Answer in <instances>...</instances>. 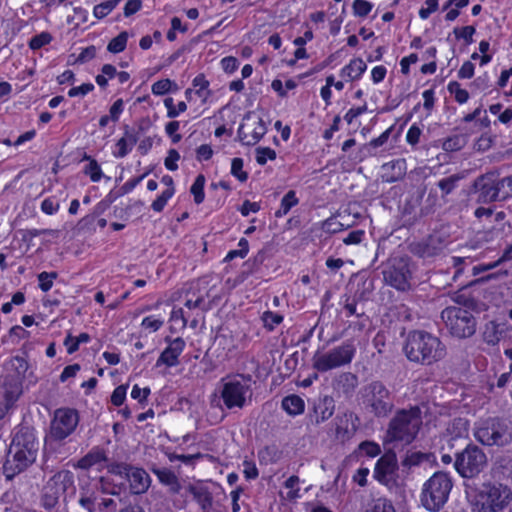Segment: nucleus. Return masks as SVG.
<instances>
[{
    "mask_svg": "<svg viewBox=\"0 0 512 512\" xmlns=\"http://www.w3.org/2000/svg\"><path fill=\"white\" fill-rule=\"evenodd\" d=\"M403 351L409 361L422 365H431L446 355L445 345L438 337L420 330L408 334Z\"/></svg>",
    "mask_w": 512,
    "mask_h": 512,
    "instance_id": "1",
    "label": "nucleus"
},
{
    "mask_svg": "<svg viewBox=\"0 0 512 512\" xmlns=\"http://www.w3.org/2000/svg\"><path fill=\"white\" fill-rule=\"evenodd\" d=\"M421 425V409L413 406L396 412L389 423L387 433L391 440L410 444L418 434Z\"/></svg>",
    "mask_w": 512,
    "mask_h": 512,
    "instance_id": "2",
    "label": "nucleus"
},
{
    "mask_svg": "<svg viewBox=\"0 0 512 512\" xmlns=\"http://www.w3.org/2000/svg\"><path fill=\"white\" fill-rule=\"evenodd\" d=\"M512 500V491L502 484L485 483L475 495L473 512H505Z\"/></svg>",
    "mask_w": 512,
    "mask_h": 512,
    "instance_id": "3",
    "label": "nucleus"
},
{
    "mask_svg": "<svg viewBox=\"0 0 512 512\" xmlns=\"http://www.w3.org/2000/svg\"><path fill=\"white\" fill-rule=\"evenodd\" d=\"M474 436L483 445L506 446L512 441V422L499 417L485 419L475 427Z\"/></svg>",
    "mask_w": 512,
    "mask_h": 512,
    "instance_id": "4",
    "label": "nucleus"
},
{
    "mask_svg": "<svg viewBox=\"0 0 512 512\" xmlns=\"http://www.w3.org/2000/svg\"><path fill=\"white\" fill-rule=\"evenodd\" d=\"M452 487V479L447 473H434L423 485L422 505L431 512H438L447 502Z\"/></svg>",
    "mask_w": 512,
    "mask_h": 512,
    "instance_id": "5",
    "label": "nucleus"
},
{
    "mask_svg": "<svg viewBox=\"0 0 512 512\" xmlns=\"http://www.w3.org/2000/svg\"><path fill=\"white\" fill-rule=\"evenodd\" d=\"M488 459L484 451L475 444H468L456 453L454 468L462 478L472 479L485 470Z\"/></svg>",
    "mask_w": 512,
    "mask_h": 512,
    "instance_id": "6",
    "label": "nucleus"
},
{
    "mask_svg": "<svg viewBox=\"0 0 512 512\" xmlns=\"http://www.w3.org/2000/svg\"><path fill=\"white\" fill-rule=\"evenodd\" d=\"M363 403L376 417L388 416L394 403L390 391L381 381H372L362 389Z\"/></svg>",
    "mask_w": 512,
    "mask_h": 512,
    "instance_id": "7",
    "label": "nucleus"
},
{
    "mask_svg": "<svg viewBox=\"0 0 512 512\" xmlns=\"http://www.w3.org/2000/svg\"><path fill=\"white\" fill-rule=\"evenodd\" d=\"M441 318L450 333L459 339L469 338L476 332L477 321L469 310L450 306L442 311Z\"/></svg>",
    "mask_w": 512,
    "mask_h": 512,
    "instance_id": "8",
    "label": "nucleus"
},
{
    "mask_svg": "<svg viewBox=\"0 0 512 512\" xmlns=\"http://www.w3.org/2000/svg\"><path fill=\"white\" fill-rule=\"evenodd\" d=\"M356 347L353 340H346L324 354H315L313 367L319 372H326L350 364L354 358Z\"/></svg>",
    "mask_w": 512,
    "mask_h": 512,
    "instance_id": "9",
    "label": "nucleus"
},
{
    "mask_svg": "<svg viewBox=\"0 0 512 512\" xmlns=\"http://www.w3.org/2000/svg\"><path fill=\"white\" fill-rule=\"evenodd\" d=\"M74 475L69 470H62L52 476L44 485L41 495V504L47 509L55 508L59 499L65 494L70 493V488H73Z\"/></svg>",
    "mask_w": 512,
    "mask_h": 512,
    "instance_id": "10",
    "label": "nucleus"
},
{
    "mask_svg": "<svg viewBox=\"0 0 512 512\" xmlns=\"http://www.w3.org/2000/svg\"><path fill=\"white\" fill-rule=\"evenodd\" d=\"M383 277L386 284L392 286L399 291H407L410 289V280L412 271L408 257L391 258L383 270Z\"/></svg>",
    "mask_w": 512,
    "mask_h": 512,
    "instance_id": "11",
    "label": "nucleus"
},
{
    "mask_svg": "<svg viewBox=\"0 0 512 512\" xmlns=\"http://www.w3.org/2000/svg\"><path fill=\"white\" fill-rule=\"evenodd\" d=\"M69 491L63 498L67 512H95L97 496L94 491L85 487L77 491L74 484Z\"/></svg>",
    "mask_w": 512,
    "mask_h": 512,
    "instance_id": "12",
    "label": "nucleus"
},
{
    "mask_svg": "<svg viewBox=\"0 0 512 512\" xmlns=\"http://www.w3.org/2000/svg\"><path fill=\"white\" fill-rule=\"evenodd\" d=\"M79 416L74 409H58L51 422V436L55 440H63L68 437L76 428Z\"/></svg>",
    "mask_w": 512,
    "mask_h": 512,
    "instance_id": "13",
    "label": "nucleus"
},
{
    "mask_svg": "<svg viewBox=\"0 0 512 512\" xmlns=\"http://www.w3.org/2000/svg\"><path fill=\"white\" fill-rule=\"evenodd\" d=\"M249 386L238 379H231L223 383L221 398L228 409L243 408L246 403L245 394Z\"/></svg>",
    "mask_w": 512,
    "mask_h": 512,
    "instance_id": "14",
    "label": "nucleus"
},
{
    "mask_svg": "<svg viewBox=\"0 0 512 512\" xmlns=\"http://www.w3.org/2000/svg\"><path fill=\"white\" fill-rule=\"evenodd\" d=\"M446 247L444 239L439 235H429L427 238L409 245V251L423 259H430L440 255Z\"/></svg>",
    "mask_w": 512,
    "mask_h": 512,
    "instance_id": "15",
    "label": "nucleus"
},
{
    "mask_svg": "<svg viewBox=\"0 0 512 512\" xmlns=\"http://www.w3.org/2000/svg\"><path fill=\"white\" fill-rule=\"evenodd\" d=\"M36 459L28 456L25 453L20 452V450H13L12 447L9 448L6 461L3 465V473L7 480H12L16 475L25 471L29 466H31Z\"/></svg>",
    "mask_w": 512,
    "mask_h": 512,
    "instance_id": "16",
    "label": "nucleus"
},
{
    "mask_svg": "<svg viewBox=\"0 0 512 512\" xmlns=\"http://www.w3.org/2000/svg\"><path fill=\"white\" fill-rule=\"evenodd\" d=\"M396 470V454L388 452L378 459L374 469V477L382 484L389 486L395 483Z\"/></svg>",
    "mask_w": 512,
    "mask_h": 512,
    "instance_id": "17",
    "label": "nucleus"
},
{
    "mask_svg": "<svg viewBox=\"0 0 512 512\" xmlns=\"http://www.w3.org/2000/svg\"><path fill=\"white\" fill-rule=\"evenodd\" d=\"M494 171L487 172L477 177L473 182V190L478 194V202L492 203L498 200V191L494 188Z\"/></svg>",
    "mask_w": 512,
    "mask_h": 512,
    "instance_id": "18",
    "label": "nucleus"
},
{
    "mask_svg": "<svg viewBox=\"0 0 512 512\" xmlns=\"http://www.w3.org/2000/svg\"><path fill=\"white\" fill-rule=\"evenodd\" d=\"M10 447L36 459L38 452V442L34 434L28 428L20 429L13 437Z\"/></svg>",
    "mask_w": 512,
    "mask_h": 512,
    "instance_id": "19",
    "label": "nucleus"
},
{
    "mask_svg": "<svg viewBox=\"0 0 512 512\" xmlns=\"http://www.w3.org/2000/svg\"><path fill=\"white\" fill-rule=\"evenodd\" d=\"M165 341L169 343V346L161 353L156 366L159 367L163 364L168 367L176 366L179 363L178 357L184 350L185 341L181 337L173 340L170 337H166Z\"/></svg>",
    "mask_w": 512,
    "mask_h": 512,
    "instance_id": "20",
    "label": "nucleus"
},
{
    "mask_svg": "<svg viewBox=\"0 0 512 512\" xmlns=\"http://www.w3.org/2000/svg\"><path fill=\"white\" fill-rule=\"evenodd\" d=\"M22 381L23 379L10 373L0 377V384L4 389L6 407L12 408L19 396L22 394Z\"/></svg>",
    "mask_w": 512,
    "mask_h": 512,
    "instance_id": "21",
    "label": "nucleus"
},
{
    "mask_svg": "<svg viewBox=\"0 0 512 512\" xmlns=\"http://www.w3.org/2000/svg\"><path fill=\"white\" fill-rule=\"evenodd\" d=\"M335 401L332 396H319L313 402V412L310 414L311 421L316 425L328 420L334 413Z\"/></svg>",
    "mask_w": 512,
    "mask_h": 512,
    "instance_id": "22",
    "label": "nucleus"
},
{
    "mask_svg": "<svg viewBox=\"0 0 512 512\" xmlns=\"http://www.w3.org/2000/svg\"><path fill=\"white\" fill-rule=\"evenodd\" d=\"M357 417L352 412H345L335 418L336 438L341 442L349 440L357 429Z\"/></svg>",
    "mask_w": 512,
    "mask_h": 512,
    "instance_id": "23",
    "label": "nucleus"
},
{
    "mask_svg": "<svg viewBox=\"0 0 512 512\" xmlns=\"http://www.w3.org/2000/svg\"><path fill=\"white\" fill-rule=\"evenodd\" d=\"M332 386L337 393L349 398L358 386V377L351 372L340 373L333 379Z\"/></svg>",
    "mask_w": 512,
    "mask_h": 512,
    "instance_id": "24",
    "label": "nucleus"
},
{
    "mask_svg": "<svg viewBox=\"0 0 512 512\" xmlns=\"http://www.w3.org/2000/svg\"><path fill=\"white\" fill-rule=\"evenodd\" d=\"M507 331L508 326L506 322L489 321L485 324L482 332L483 341L488 345L495 346Z\"/></svg>",
    "mask_w": 512,
    "mask_h": 512,
    "instance_id": "25",
    "label": "nucleus"
},
{
    "mask_svg": "<svg viewBox=\"0 0 512 512\" xmlns=\"http://www.w3.org/2000/svg\"><path fill=\"white\" fill-rule=\"evenodd\" d=\"M127 480L132 494H143L150 486V477L142 468L133 467Z\"/></svg>",
    "mask_w": 512,
    "mask_h": 512,
    "instance_id": "26",
    "label": "nucleus"
},
{
    "mask_svg": "<svg viewBox=\"0 0 512 512\" xmlns=\"http://www.w3.org/2000/svg\"><path fill=\"white\" fill-rule=\"evenodd\" d=\"M238 138L244 145H255L266 133L264 121L259 118L257 125L250 130V134L245 132V126L241 124L238 128Z\"/></svg>",
    "mask_w": 512,
    "mask_h": 512,
    "instance_id": "27",
    "label": "nucleus"
},
{
    "mask_svg": "<svg viewBox=\"0 0 512 512\" xmlns=\"http://www.w3.org/2000/svg\"><path fill=\"white\" fill-rule=\"evenodd\" d=\"M188 491L199 504L202 512H210L213 505V496L207 487L189 485Z\"/></svg>",
    "mask_w": 512,
    "mask_h": 512,
    "instance_id": "28",
    "label": "nucleus"
},
{
    "mask_svg": "<svg viewBox=\"0 0 512 512\" xmlns=\"http://www.w3.org/2000/svg\"><path fill=\"white\" fill-rule=\"evenodd\" d=\"M158 477L159 481L170 487V491L177 494L181 490V484L174 472L166 468H154L152 470Z\"/></svg>",
    "mask_w": 512,
    "mask_h": 512,
    "instance_id": "29",
    "label": "nucleus"
},
{
    "mask_svg": "<svg viewBox=\"0 0 512 512\" xmlns=\"http://www.w3.org/2000/svg\"><path fill=\"white\" fill-rule=\"evenodd\" d=\"M281 406L289 415L295 416L304 412L305 403L300 396L292 394L283 398Z\"/></svg>",
    "mask_w": 512,
    "mask_h": 512,
    "instance_id": "30",
    "label": "nucleus"
},
{
    "mask_svg": "<svg viewBox=\"0 0 512 512\" xmlns=\"http://www.w3.org/2000/svg\"><path fill=\"white\" fill-rule=\"evenodd\" d=\"M106 459H107V457H106L104 450L96 448V449L91 450L84 457H82L78 461L77 467L87 470L98 463L106 461Z\"/></svg>",
    "mask_w": 512,
    "mask_h": 512,
    "instance_id": "31",
    "label": "nucleus"
},
{
    "mask_svg": "<svg viewBox=\"0 0 512 512\" xmlns=\"http://www.w3.org/2000/svg\"><path fill=\"white\" fill-rule=\"evenodd\" d=\"M454 301L460 305L458 308H464L471 313H480L484 310L485 304L465 293H459L455 296Z\"/></svg>",
    "mask_w": 512,
    "mask_h": 512,
    "instance_id": "32",
    "label": "nucleus"
},
{
    "mask_svg": "<svg viewBox=\"0 0 512 512\" xmlns=\"http://www.w3.org/2000/svg\"><path fill=\"white\" fill-rule=\"evenodd\" d=\"M511 260H512V242L505 248L502 256L497 261L486 264V265L480 264V265L474 266L472 268V274L474 276L478 275L482 272L491 270L506 261H511Z\"/></svg>",
    "mask_w": 512,
    "mask_h": 512,
    "instance_id": "33",
    "label": "nucleus"
},
{
    "mask_svg": "<svg viewBox=\"0 0 512 512\" xmlns=\"http://www.w3.org/2000/svg\"><path fill=\"white\" fill-rule=\"evenodd\" d=\"M367 65L361 58H356L350 61L342 69V75L349 77L351 80L358 79L366 70Z\"/></svg>",
    "mask_w": 512,
    "mask_h": 512,
    "instance_id": "34",
    "label": "nucleus"
},
{
    "mask_svg": "<svg viewBox=\"0 0 512 512\" xmlns=\"http://www.w3.org/2000/svg\"><path fill=\"white\" fill-rule=\"evenodd\" d=\"M6 369L11 371L10 374L15 375L21 379H24L25 373L28 369L27 361L20 356H15L10 359V361L6 365Z\"/></svg>",
    "mask_w": 512,
    "mask_h": 512,
    "instance_id": "35",
    "label": "nucleus"
},
{
    "mask_svg": "<svg viewBox=\"0 0 512 512\" xmlns=\"http://www.w3.org/2000/svg\"><path fill=\"white\" fill-rule=\"evenodd\" d=\"M463 177L464 176L462 174H453L449 177L441 179L437 183V186L442 193L441 197L445 198L447 195H449L457 187L458 182L463 179Z\"/></svg>",
    "mask_w": 512,
    "mask_h": 512,
    "instance_id": "36",
    "label": "nucleus"
},
{
    "mask_svg": "<svg viewBox=\"0 0 512 512\" xmlns=\"http://www.w3.org/2000/svg\"><path fill=\"white\" fill-rule=\"evenodd\" d=\"M298 204V199L294 190L288 191L281 200L280 208L275 212V216L280 218L286 215L292 207Z\"/></svg>",
    "mask_w": 512,
    "mask_h": 512,
    "instance_id": "37",
    "label": "nucleus"
},
{
    "mask_svg": "<svg viewBox=\"0 0 512 512\" xmlns=\"http://www.w3.org/2000/svg\"><path fill=\"white\" fill-rule=\"evenodd\" d=\"M127 40L128 33L122 31L108 43L107 50L114 54L120 53L126 48Z\"/></svg>",
    "mask_w": 512,
    "mask_h": 512,
    "instance_id": "38",
    "label": "nucleus"
},
{
    "mask_svg": "<svg viewBox=\"0 0 512 512\" xmlns=\"http://www.w3.org/2000/svg\"><path fill=\"white\" fill-rule=\"evenodd\" d=\"M373 290H374L373 280L366 279L358 287L353 298L359 302L367 301V300H369L370 295L372 294Z\"/></svg>",
    "mask_w": 512,
    "mask_h": 512,
    "instance_id": "39",
    "label": "nucleus"
},
{
    "mask_svg": "<svg viewBox=\"0 0 512 512\" xmlns=\"http://www.w3.org/2000/svg\"><path fill=\"white\" fill-rule=\"evenodd\" d=\"M204 185L205 177L204 175L199 174L190 188V192L194 196V201L196 204H200L204 201Z\"/></svg>",
    "mask_w": 512,
    "mask_h": 512,
    "instance_id": "40",
    "label": "nucleus"
},
{
    "mask_svg": "<svg viewBox=\"0 0 512 512\" xmlns=\"http://www.w3.org/2000/svg\"><path fill=\"white\" fill-rule=\"evenodd\" d=\"M84 159L89 160V164L85 167L84 173L90 176L91 181L98 182L102 177V171L95 159H91L90 156H84Z\"/></svg>",
    "mask_w": 512,
    "mask_h": 512,
    "instance_id": "41",
    "label": "nucleus"
},
{
    "mask_svg": "<svg viewBox=\"0 0 512 512\" xmlns=\"http://www.w3.org/2000/svg\"><path fill=\"white\" fill-rule=\"evenodd\" d=\"M121 0H107L94 7V16L98 19L104 18L108 15Z\"/></svg>",
    "mask_w": 512,
    "mask_h": 512,
    "instance_id": "42",
    "label": "nucleus"
},
{
    "mask_svg": "<svg viewBox=\"0 0 512 512\" xmlns=\"http://www.w3.org/2000/svg\"><path fill=\"white\" fill-rule=\"evenodd\" d=\"M174 192V188H167L156 200L152 202L151 208L155 212L163 211L165 205L167 204L168 200L173 196Z\"/></svg>",
    "mask_w": 512,
    "mask_h": 512,
    "instance_id": "43",
    "label": "nucleus"
},
{
    "mask_svg": "<svg viewBox=\"0 0 512 512\" xmlns=\"http://www.w3.org/2000/svg\"><path fill=\"white\" fill-rule=\"evenodd\" d=\"M366 512H396V510L391 501L385 498H379L373 502Z\"/></svg>",
    "mask_w": 512,
    "mask_h": 512,
    "instance_id": "44",
    "label": "nucleus"
},
{
    "mask_svg": "<svg viewBox=\"0 0 512 512\" xmlns=\"http://www.w3.org/2000/svg\"><path fill=\"white\" fill-rule=\"evenodd\" d=\"M231 174L236 177L240 182H245L248 179V173L243 171V160L241 158H233L231 163Z\"/></svg>",
    "mask_w": 512,
    "mask_h": 512,
    "instance_id": "45",
    "label": "nucleus"
},
{
    "mask_svg": "<svg viewBox=\"0 0 512 512\" xmlns=\"http://www.w3.org/2000/svg\"><path fill=\"white\" fill-rule=\"evenodd\" d=\"M463 146L464 139L459 135L448 137L442 144L443 150L447 152L458 151L462 149Z\"/></svg>",
    "mask_w": 512,
    "mask_h": 512,
    "instance_id": "46",
    "label": "nucleus"
},
{
    "mask_svg": "<svg viewBox=\"0 0 512 512\" xmlns=\"http://www.w3.org/2000/svg\"><path fill=\"white\" fill-rule=\"evenodd\" d=\"M475 31L474 26H465L462 28H454L453 33L457 39H463L468 45L473 42V35L475 34Z\"/></svg>",
    "mask_w": 512,
    "mask_h": 512,
    "instance_id": "47",
    "label": "nucleus"
},
{
    "mask_svg": "<svg viewBox=\"0 0 512 512\" xmlns=\"http://www.w3.org/2000/svg\"><path fill=\"white\" fill-rule=\"evenodd\" d=\"M52 40V36L48 32H42L38 35H35L29 41V47L32 50H37L43 47L46 44H49Z\"/></svg>",
    "mask_w": 512,
    "mask_h": 512,
    "instance_id": "48",
    "label": "nucleus"
},
{
    "mask_svg": "<svg viewBox=\"0 0 512 512\" xmlns=\"http://www.w3.org/2000/svg\"><path fill=\"white\" fill-rule=\"evenodd\" d=\"M56 272H42L38 275V281H39V288L43 292H47L52 288L53 285V279L57 278Z\"/></svg>",
    "mask_w": 512,
    "mask_h": 512,
    "instance_id": "49",
    "label": "nucleus"
},
{
    "mask_svg": "<svg viewBox=\"0 0 512 512\" xmlns=\"http://www.w3.org/2000/svg\"><path fill=\"white\" fill-rule=\"evenodd\" d=\"M267 158L270 160L276 159L275 150L269 147H258L256 149V161L259 165H265Z\"/></svg>",
    "mask_w": 512,
    "mask_h": 512,
    "instance_id": "50",
    "label": "nucleus"
},
{
    "mask_svg": "<svg viewBox=\"0 0 512 512\" xmlns=\"http://www.w3.org/2000/svg\"><path fill=\"white\" fill-rule=\"evenodd\" d=\"M132 469H133V466L126 464V463H113L108 466V471L111 474L125 477L126 479H128L129 474Z\"/></svg>",
    "mask_w": 512,
    "mask_h": 512,
    "instance_id": "51",
    "label": "nucleus"
},
{
    "mask_svg": "<svg viewBox=\"0 0 512 512\" xmlns=\"http://www.w3.org/2000/svg\"><path fill=\"white\" fill-rule=\"evenodd\" d=\"M372 7V4L366 0H355L352 6L354 14L359 17H366Z\"/></svg>",
    "mask_w": 512,
    "mask_h": 512,
    "instance_id": "52",
    "label": "nucleus"
},
{
    "mask_svg": "<svg viewBox=\"0 0 512 512\" xmlns=\"http://www.w3.org/2000/svg\"><path fill=\"white\" fill-rule=\"evenodd\" d=\"M426 455L421 452H407L405 458L402 460V465L411 467L420 464Z\"/></svg>",
    "mask_w": 512,
    "mask_h": 512,
    "instance_id": "53",
    "label": "nucleus"
},
{
    "mask_svg": "<svg viewBox=\"0 0 512 512\" xmlns=\"http://www.w3.org/2000/svg\"><path fill=\"white\" fill-rule=\"evenodd\" d=\"M262 319L264 322V326L269 330H272L275 327V325H278L282 322L283 317L271 311H266L263 314Z\"/></svg>",
    "mask_w": 512,
    "mask_h": 512,
    "instance_id": "54",
    "label": "nucleus"
},
{
    "mask_svg": "<svg viewBox=\"0 0 512 512\" xmlns=\"http://www.w3.org/2000/svg\"><path fill=\"white\" fill-rule=\"evenodd\" d=\"M495 181H494V188L498 191V200H506L509 198V195H506L505 192L507 191V185L504 178H499V173L497 171H494Z\"/></svg>",
    "mask_w": 512,
    "mask_h": 512,
    "instance_id": "55",
    "label": "nucleus"
},
{
    "mask_svg": "<svg viewBox=\"0 0 512 512\" xmlns=\"http://www.w3.org/2000/svg\"><path fill=\"white\" fill-rule=\"evenodd\" d=\"M126 385H119L116 387L111 395V402L115 406H121L126 398Z\"/></svg>",
    "mask_w": 512,
    "mask_h": 512,
    "instance_id": "56",
    "label": "nucleus"
},
{
    "mask_svg": "<svg viewBox=\"0 0 512 512\" xmlns=\"http://www.w3.org/2000/svg\"><path fill=\"white\" fill-rule=\"evenodd\" d=\"M172 81L169 79H162L152 85V93L155 95H164L171 89Z\"/></svg>",
    "mask_w": 512,
    "mask_h": 512,
    "instance_id": "57",
    "label": "nucleus"
},
{
    "mask_svg": "<svg viewBox=\"0 0 512 512\" xmlns=\"http://www.w3.org/2000/svg\"><path fill=\"white\" fill-rule=\"evenodd\" d=\"M180 159V154L175 149H170L168 151V156L165 158L164 164L165 167L170 171H175L178 169L177 161Z\"/></svg>",
    "mask_w": 512,
    "mask_h": 512,
    "instance_id": "58",
    "label": "nucleus"
},
{
    "mask_svg": "<svg viewBox=\"0 0 512 512\" xmlns=\"http://www.w3.org/2000/svg\"><path fill=\"white\" fill-rule=\"evenodd\" d=\"M359 449L367 456L375 457L380 454L381 450L378 444L374 442L364 441L359 445Z\"/></svg>",
    "mask_w": 512,
    "mask_h": 512,
    "instance_id": "59",
    "label": "nucleus"
},
{
    "mask_svg": "<svg viewBox=\"0 0 512 512\" xmlns=\"http://www.w3.org/2000/svg\"><path fill=\"white\" fill-rule=\"evenodd\" d=\"M94 89V85L92 83H84L81 86L73 87L68 91L69 97H76L79 95H86Z\"/></svg>",
    "mask_w": 512,
    "mask_h": 512,
    "instance_id": "60",
    "label": "nucleus"
},
{
    "mask_svg": "<svg viewBox=\"0 0 512 512\" xmlns=\"http://www.w3.org/2000/svg\"><path fill=\"white\" fill-rule=\"evenodd\" d=\"M425 4L427 7L419 10V16L422 19H427L431 13L438 9V0H426Z\"/></svg>",
    "mask_w": 512,
    "mask_h": 512,
    "instance_id": "61",
    "label": "nucleus"
},
{
    "mask_svg": "<svg viewBox=\"0 0 512 512\" xmlns=\"http://www.w3.org/2000/svg\"><path fill=\"white\" fill-rule=\"evenodd\" d=\"M474 75V64L470 61L463 63L458 71V77L461 79H470Z\"/></svg>",
    "mask_w": 512,
    "mask_h": 512,
    "instance_id": "62",
    "label": "nucleus"
},
{
    "mask_svg": "<svg viewBox=\"0 0 512 512\" xmlns=\"http://www.w3.org/2000/svg\"><path fill=\"white\" fill-rule=\"evenodd\" d=\"M142 7L141 0H129L124 7V15L125 17H130L131 15L138 12Z\"/></svg>",
    "mask_w": 512,
    "mask_h": 512,
    "instance_id": "63",
    "label": "nucleus"
},
{
    "mask_svg": "<svg viewBox=\"0 0 512 512\" xmlns=\"http://www.w3.org/2000/svg\"><path fill=\"white\" fill-rule=\"evenodd\" d=\"M41 209L44 213L52 215L59 209V203L52 198H47L42 202Z\"/></svg>",
    "mask_w": 512,
    "mask_h": 512,
    "instance_id": "64",
    "label": "nucleus"
}]
</instances>
